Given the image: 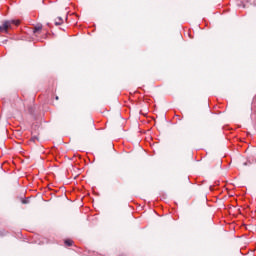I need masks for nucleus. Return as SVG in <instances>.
I'll return each mask as SVG.
<instances>
[{"mask_svg": "<svg viewBox=\"0 0 256 256\" xmlns=\"http://www.w3.org/2000/svg\"><path fill=\"white\" fill-rule=\"evenodd\" d=\"M56 101H59V96H56Z\"/></svg>", "mask_w": 256, "mask_h": 256, "instance_id": "obj_9", "label": "nucleus"}, {"mask_svg": "<svg viewBox=\"0 0 256 256\" xmlns=\"http://www.w3.org/2000/svg\"><path fill=\"white\" fill-rule=\"evenodd\" d=\"M252 163L251 160H248L247 162H244L243 165L244 167H247V165H252Z\"/></svg>", "mask_w": 256, "mask_h": 256, "instance_id": "obj_5", "label": "nucleus"}, {"mask_svg": "<svg viewBox=\"0 0 256 256\" xmlns=\"http://www.w3.org/2000/svg\"><path fill=\"white\" fill-rule=\"evenodd\" d=\"M64 243L67 247H72L73 246V240H71V239L65 240Z\"/></svg>", "mask_w": 256, "mask_h": 256, "instance_id": "obj_3", "label": "nucleus"}, {"mask_svg": "<svg viewBox=\"0 0 256 256\" xmlns=\"http://www.w3.org/2000/svg\"><path fill=\"white\" fill-rule=\"evenodd\" d=\"M22 203H23V205H27V203H29V200H22Z\"/></svg>", "mask_w": 256, "mask_h": 256, "instance_id": "obj_7", "label": "nucleus"}, {"mask_svg": "<svg viewBox=\"0 0 256 256\" xmlns=\"http://www.w3.org/2000/svg\"><path fill=\"white\" fill-rule=\"evenodd\" d=\"M55 25H57V26L63 25V18H61V17L56 18Z\"/></svg>", "mask_w": 256, "mask_h": 256, "instance_id": "obj_2", "label": "nucleus"}, {"mask_svg": "<svg viewBox=\"0 0 256 256\" xmlns=\"http://www.w3.org/2000/svg\"><path fill=\"white\" fill-rule=\"evenodd\" d=\"M31 141H33V142L35 143V141H39V137L33 136V137L31 138Z\"/></svg>", "mask_w": 256, "mask_h": 256, "instance_id": "obj_6", "label": "nucleus"}, {"mask_svg": "<svg viewBox=\"0 0 256 256\" xmlns=\"http://www.w3.org/2000/svg\"><path fill=\"white\" fill-rule=\"evenodd\" d=\"M238 7H245V4H243V2H240V4H237Z\"/></svg>", "mask_w": 256, "mask_h": 256, "instance_id": "obj_8", "label": "nucleus"}, {"mask_svg": "<svg viewBox=\"0 0 256 256\" xmlns=\"http://www.w3.org/2000/svg\"><path fill=\"white\" fill-rule=\"evenodd\" d=\"M11 23H14L15 25H19V20L15 21L13 20L12 22L11 21H5L3 23L2 26H0V33H7V30L9 29V27H11Z\"/></svg>", "mask_w": 256, "mask_h": 256, "instance_id": "obj_1", "label": "nucleus"}, {"mask_svg": "<svg viewBox=\"0 0 256 256\" xmlns=\"http://www.w3.org/2000/svg\"><path fill=\"white\" fill-rule=\"evenodd\" d=\"M41 29H43V26H36L33 30V33H39V31H41Z\"/></svg>", "mask_w": 256, "mask_h": 256, "instance_id": "obj_4", "label": "nucleus"}]
</instances>
